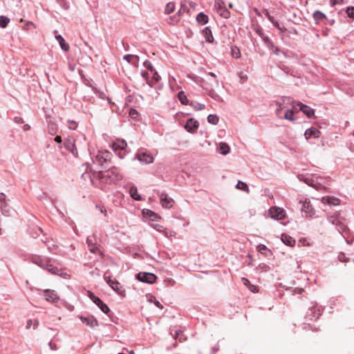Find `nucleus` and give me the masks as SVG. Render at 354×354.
I'll list each match as a JSON object with an SVG mask.
<instances>
[{"label":"nucleus","instance_id":"nucleus-52","mask_svg":"<svg viewBox=\"0 0 354 354\" xmlns=\"http://www.w3.org/2000/svg\"><path fill=\"white\" fill-rule=\"evenodd\" d=\"M68 128L71 130H75L77 127V124L74 120H68Z\"/></svg>","mask_w":354,"mask_h":354},{"label":"nucleus","instance_id":"nucleus-24","mask_svg":"<svg viewBox=\"0 0 354 354\" xmlns=\"http://www.w3.org/2000/svg\"><path fill=\"white\" fill-rule=\"evenodd\" d=\"M196 21L201 25H205L208 23L209 17L203 12H200L196 16Z\"/></svg>","mask_w":354,"mask_h":354},{"label":"nucleus","instance_id":"nucleus-20","mask_svg":"<svg viewBox=\"0 0 354 354\" xmlns=\"http://www.w3.org/2000/svg\"><path fill=\"white\" fill-rule=\"evenodd\" d=\"M202 35L205 38V41L208 43L214 41V37L209 27H205L202 30Z\"/></svg>","mask_w":354,"mask_h":354},{"label":"nucleus","instance_id":"nucleus-33","mask_svg":"<svg viewBox=\"0 0 354 354\" xmlns=\"http://www.w3.org/2000/svg\"><path fill=\"white\" fill-rule=\"evenodd\" d=\"M231 54L232 56L236 59L239 58L241 57V51L239 48L236 46H232L231 47Z\"/></svg>","mask_w":354,"mask_h":354},{"label":"nucleus","instance_id":"nucleus-16","mask_svg":"<svg viewBox=\"0 0 354 354\" xmlns=\"http://www.w3.org/2000/svg\"><path fill=\"white\" fill-rule=\"evenodd\" d=\"M80 319L82 320L83 324H84L86 326H88L91 328H93L98 325L97 319L93 316H88V317L81 316Z\"/></svg>","mask_w":354,"mask_h":354},{"label":"nucleus","instance_id":"nucleus-22","mask_svg":"<svg viewBox=\"0 0 354 354\" xmlns=\"http://www.w3.org/2000/svg\"><path fill=\"white\" fill-rule=\"evenodd\" d=\"M301 211L311 216L314 214V208L310 201H305L302 203Z\"/></svg>","mask_w":354,"mask_h":354},{"label":"nucleus","instance_id":"nucleus-28","mask_svg":"<svg viewBox=\"0 0 354 354\" xmlns=\"http://www.w3.org/2000/svg\"><path fill=\"white\" fill-rule=\"evenodd\" d=\"M0 207H1L2 214H3L6 216H11L12 209L8 205V203H3L2 205H1Z\"/></svg>","mask_w":354,"mask_h":354},{"label":"nucleus","instance_id":"nucleus-9","mask_svg":"<svg viewBox=\"0 0 354 354\" xmlns=\"http://www.w3.org/2000/svg\"><path fill=\"white\" fill-rule=\"evenodd\" d=\"M137 158L142 164H150L153 162V156L147 151H139L136 155Z\"/></svg>","mask_w":354,"mask_h":354},{"label":"nucleus","instance_id":"nucleus-41","mask_svg":"<svg viewBox=\"0 0 354 354\" xmlns=\"http://www.w3.org/2000/svg\"><path fill=\"white\" fill-rule=\"evenodd\" d=\"M140 73H141L142 77L146 80L147 84L149 86H150L151 87H152L153 82H152V80H151V79H149V77L148 72L142 71Z\"/></svg>","mask_w":354,"mask_h":354},{"label":"nucleus","instance_id":"nucleus-64","mask_svg":"<svg viewBox=\"0 0 354 354\" xmlns=\"http://www.w3.org/2000/svg\"><path fill=\"white\" fill-rule=\"evenodd\" d=\"M183 333V331L180 329L176 330L175 331V334L174 335V338L177 339L181 334Z\"/></svg>","mask_w":354,"mask_h":354},{"label":"nucleus","instance_id":"nucleus-27","mask_svg":"<svg viewBox=\"0 0 354 354\" xmlns=\"http://www.w3.org/2000/svg\"><path fill=\"white\" fill-rule=\"evenodd\" d=\"M131 197L136 201H142L141 196L138 193V189L136 186H131L129 190Z\"/></svg>","mask_w":354,"mask_h":354},{"label":"nucleus","instance_id":"nucleus-31","mask_svg":"<svg viewBox=\"0 0 354 354\" xmlns=\"http://www.w3.org/2000/svg\"><path fill=\"white\" fill-rule=\"evenodd\" d=\"M219 150L221 154L227 155L230 150V147L225 142H221L219 144Z\"/></svg>","mask_w":354,"mask_h":354},{"label":"nucleus","instance_id":"nucleus-15","mask_svg":"<svg viewBox=\"0 0 354 354\" xmlns=\"http://www.w3.org/2000/svg\"><path fill=\"white\" fill-rule=\"evenodd\" d=\"M44 297L46 301L50 302H55L59 299V297L55 290H46L44 292Z\"/></svg>","mask_w":354,"mask_h":354},{"label":"nucleus","instance_id":"nucleus-34","mask_svg":"<svg viewBox=\"0 0 354 354\" xmlns=\"http://www.w3.org/2000/svg\"><path fill=\"white\" fill-rule=\"evenodd\" d=\"M282 118H284L286 120H288L289 121H293L295 120L294 118V112L291 109H287L286 111V113Z\"/></svg>","mask_w":354,"mask_h":354},{"label":"nucleus","instance_id":"nucleus-37","mask_svg":"<svg viewBox=\"0 0 354 354\" xmlns=\"http://www.w3.org/2000/svg\"><path fill=\"white\" fill-rule=\"evenodd\" d=\"M10 22V19L6 16L0 15V27L6 28Z\"/></svg>","mask_w":354,"mask_h":354},{"label":"nucleus","instance_id":"nucleus-48","mask_svg":"<svg viewBox=\"0 0 354 354\" xmlns=\"http://www.w3.org/2000/svg\"><path fill=\"white\" fill-rule=\"evenodd\" d=\"M86 243H87L88 248L96 244L95 238L94 236H88L86 239Z\"/></svg>","mask_w":354,"mask_h":354},{"label":"nucleus","instance_id":"nucleus-45","mask_svg":"<svg viewBox=\"0 0 354 354\" xmlns=\"http://www.w3.org/2000/svg\"><path fill=\"white\" fill-rule=\"evenodd\" d=\"M151 73H153V77L151 79V80H152L153 85L154 84L159 82V80H160V76L158 75V72L156 70H154L153 72Z\"/></svg>","mask_w":354,"mask_h":354},{"label":"nucleus","instance_id":"nucleus-42","mask_svg":"<svg viewBox=\"0 0 354 354\" xmlns=\"http://www.w3.org/2000/svg\"><path fill=\"white\" fill-rule=\"evenodd\" d=\"M236 187L239 189H241L243 191H249L248 186L247 185V184L241 180H239L238 183L236 185Z\"/></svg>","mask_w":354,"mask_h":354},{"label":"nucleus","instance_id":"nucleus-12","mask_svg":"<svg viewBox=\"0 0 354 354\" xmlns=\"http://www.w3.org/2000/svg\"><path fill=\"white\" fill-rule=\"evenodd\" d=\"M160 203L165 208H171L174 203L171 198L168 197L166 193H161L160 195Z\"/></svg>","mask_w":354,"mask_h":354},{"label":"nucleus","instance_id":"nucleus-13","mask_svg":"<svg viewBox=\"0 0 354 354\" xmlns=\"http://www.w3.org/2000/svg\"><path fill=\"white\" fill-rule=\"evenodd\" d=\"M297 105L299 106V110L301 111L308 118H310L314 115L315 111L310 106L299 102H297Z\"/></svg>","mask_w":354,"mask_h":354},{"label":"nucleus","instance_id":"nucleus-18","mask_svg":"<svg viewBox=\"0 0 354 354\" xmlns=\"http://www.w3.org/2000/svg\"><path fill=\"white\" fill-rule=\"evenodd\" d=\"M65 148L71 152L75 156H77V150L73 140L68 139L64 142Z\"/></svg>","mask_w":354,"mask_h":354},{"label":"nucleus","instance_id":"nucleus-25","mask_svg":"<svg viewBox=\"0 0 354 354\" xmlns=\"http://www.w3.org/2000/svg\"><path fill=\"white\" fill-rule=\"evenodd\" d=\"M281 241L286 245L293 246L295 243V240L289 235L283 234L281 235Z\"/></svg>","mask_w":354,"mask_h":354},{"label":"nucleus","instance_id":"nucleus-2","mask_svg":"<svg viewBox=\"0 0 354 354\" xmlns=\"http://www.w3.org/2000/svg\"><path fill=\"white\" fill-rule=\"evenodd\" d=\"M30 261L39 266L40 268L46 270L51 274H59L60 270L51 263V259L45 257L37 254H31L29 257Z\"/></svg>","mask_w":354,"mask_h":354},{"label":"nucleus","instance_id":"nucleus-59","mask_svg":"<svg viewBox=\"0 0 354 354\" xmlns=\"http://www.w3.org/2000/svg\"><path fill=\"white\" fill-rule=\"evenodd\" d=\"M138 115V112L135 109H131L129 111V115L132 118H136Z\"/></svg>","mask_w":354,"mask_h":354},{"label":"nucleus","instance_id":"nucleus-21","mask_svg":"<svg viewBox=\"0 0 354 354\" xmlns=\"http://www.w3.org/2000/svg\"><path fill=\"white\" fill-rule=\"evenodd\" d=\"M107 283L111 287V288L117 292L119 295H122L123 293L124 290H122V287L120 286V283L117 281L109 279Z\"/></svg>","mask_w":354,"mask_h":354},{"label":"nucleus","instance_id":"nucleus-47","mask_svg":"<svg viewBox=\"0 0 354 354\" xmlns=\"http://www.w3.org/2000/svg\"><path fill=\"white\" fill-rule=\"evenodd\" d=\"M143 66L146 67L151 72H153L155 68H153L152 64L149 60H145L143 63Z\"/></svg>","mask_w":354,"mask_h":354},{"label":"nucleus","instance_id":"nucleus-7","mask_svg":"<svg viewBox=\"0 0 354 354\" xmlns=\"http://www.w3.org/2000/svg\"><path fill=\"white\" fill-rule=\"evenodd\" d=\"M268 212L270 217L275 220H282L286 217L285 211L281 207H272L270 208Z\"/></svg>","mask_w":354,"mask_h":354},{"label":"nucleus","instance_id":"nucleus-19","mask_svg":"<svg viewBox=\"0 0 354 354\" xmlns=\"http://www.w3.org/2000/svg\"><path fill=\"white\" fill-rule=\"evenodd\" d=\"M319 134L320 131L318 129L314 127H311L305 131L304 136L307 140H308L311 138H318Z\"/></svg>","mask_w":354,"mask_h":354},{"label":"nucleus","instance_id":"nucleus-10","mask_svg":"<svg viewBox=\"0 0 354 354\" xmlns=\"http://www.w3.org/2000/svg\"><path fill=\"white\" fill-rule=\"evenodd\" d=\"M255 32L261 38L263 43L268 48L274 47L273 42L271 41L268 36L264 34L263 30L261 27L255 28Z\"/></svg>","mask_w":354,"mask_h":354},{"label":"nucleus","instance_id":"nucleus-50","mask_svg":"<svg viewBox=\"0 0 354 354\" xmlns=\"http://www.w3.org/2000/svg\"><path fill=\"white\" fill-rule=\"evenodd\" d=\"M133 57L136 58L138 60V59H139V57H138V55H133L128 54V55H125L123 57V59H124V60H126L128 63H130V62H131V59Z\"/></svg>","mask_w":354,"mask_h":354},{"label":"nucleus","instance_id":"nucleus-61","mask_svg":"<svg viewBox=\"0 0 354 354\" xmlns=\"http://www.w3.org/2000/svg\"><path fill=\"white\" fill-rule=\"evenodd\" d=\"M6 194L3 192L0 193V203H1V205H2L3 203H7L6 201Z\"/></svg>","mask_w":354,"mask_h":354},{"label":"nucleus","instance_id":"nucleus-35","mask_svg":"<svg viewBox=\"0 0 354 354\" xmlns=\"http://www.w3.org/2000/svg\"><path fill=\"white\" fill-rule=\"evenodd\" d=\"M218 13L225 19H228L230 17V12L226 8H221L218 10Z\"/></svg>","mask_w":354,"mask_h":354},{"label":"nucleus","instance_id":"nucleus-44","mask_svg":"<svg viewBox=\"0 0 354 354\" xmlns=\"http://www.w3.org/2000/svg\"><path fill=\"white\" fill-rule=\"evenodd\" d=\"M346 13L347 14V16L349 18L354 19V7L353 6H348L346 9Z\"/></svg>","mask_w":354,"mask_h":354},{"label":"nucleus","instance_id":"nucleus-11","mask_svg":"<svg viewBox=\"0 0 354 354\" xmlns=\"http://www.w3.org/2000/svg\"><path fill=\"white\" fill-rule=\"evenodd\" d=\"M199 123L194 118H189L184 126L187 131L189 133H194L198 129Z\"/></svg>","mask_w":354,"mask_h":354},{"label":"nucleus","instance_id":"nucleus-4","mask_svg":"<svg viewBox=\"0 0 354 354\" xmlns=\"http://www.w3.org/2000/svg\"><path fill=\"white\" fill-rule=\"evenodd\" d=\"M112 158V153L106 150L99 151L97 153L92 157L93 162L100 166L102 168H107Z\"/></svg>","mask_w":354,"mask_h":354},{"label":"nucleus","instance_id":"nucleus-56","mask_svg":"<svg viewBox=\"0 0 354 354\" xmlns=\"http://www.w3.org/2000/svg\"><path fill=\"white\" fill-rule=\"evenodd\" d=\"M338 259L342 262H348L349 259L344 254L342 253L338 255Z\"/></svg>","mask_w":354,"mask_h":354},{"label":"nucleus","instance_id":"nucleus-46","mask_svg":"<svg viewBox=\"0 0 354 354\" xmlns=\"http://www.w3.org/2000/svg\"><path fill=\"white\" fill-rule=\"evenodd\" d=\"M207 77H212V81L215 86H218V80L216 75L214 73H208Z\"/></svg>","mask_w":354,"mask_h":354},{"label":"nucleus","instance_id":"nucleus-57","mask_svg":"<svg viewBox=\"0 0 354 354\" xmlns=\"http://www.w3.org/2000/svg\"><path fill=\"white\" fill-rule=\"evenodd\" d=\"M95 207L96 209H98L100 212L104 215V216H107V211L103 206L97 205Z\"/></svg>","mask_w":354,"mask_h":354},{"label":"nucleus","instance_id":"nucleus-17","mask_svg":"<svg viewBox=\"0 0 354 354\" xmlns=\"http://www.w3.org/2000/svg\"><path fill=\"white\" fill-rule=\"evenodd\" d=\"M127 147V142L122 139H118L112 145V148L115 152H117L119 150H125Z\"/></svg>","mask_w":354,"mask_h":354},{"label":"nucleus","instance_id":"nucleus-63","mask_svg":"<svg viewBox=\"0 0 354 354\" xmlns=\"http://www.w3.org/2000/svg\"><path fill=\"white\" fill-rule=\"evenodd\" d=\"M48 346L50 348V350L52 351H56L57 350V345L56 344H55L54 342H53L52 341L49 342L48 343Z\"/></svg>","mask_w":354,"mask_h":354},{"label":"nucleus","instance_id":"nucleus-60","mask_svg":"<svg viewBox=\"0 0 354 354\" xmlns=\"http://www.w3.org/2000/svg\"><path fill=\"white\" fill-rule=\"evenodd\" d=\"M270 50H272V53L276 55H279L280 52H281V50L279 49V47L277 46H275L274 45V47L273 48H268Z\"/></svg>","mask_w":354,"mask_h":354},{"label":"nucleus","instance_id":"nucleus-49","mask_svg":"<svg viewBox=\"0 0 354 354\" xmlns=\"http://www.w3.org/2000/svg\"><path fill=\"white\" fill-rule=\"evenodd\" d=\"M48 132L51 135H55L57 132V126L55 124H49Z\"/></svg>","mask_w":354,"mask_h":354},{"label":"nucleus","instance_id":"nucleus-36","mask_svg":"<svg viewBox=\"0 0 354 354\" xmlns=\"http://www.w3.org/2000/svg\"><path fill=\"white\" fill-rule=\"evenodd\" d=\"M219 118L214 114H210L207 116V122L212 124H216L218 122Z\"/></svg>","mask_w":354,"mask_h":354},{"label":"nucleus","instance_id":"nucleus-26","mask_svg":"<svg viewBox=\"0 0 354 354\" xmlns=\"http://www.w3.org/2000/svg\"><path fill=\"white\" fill-rule=\"evenodd\" d=\"M313 18L316 22V24H318L319 22L327 19V17L325 14H324L322 12L319 10H316L313 13Z\"/></svg>","mask_w":354,"mask_h":354},{"label":"nucleus","instance_id":"nucleus-1","mask_svg":"<svg viewBox=\"0 0 354 354\" xmlns=\"http://www.w3.org/2000/svg\"><path fill=\"white\" fill-rule=\"evenodd\" d=\"M93 176L94 178L106 184H114L122 178V175L115 168L105 171H94Z\"/></svg>","mask_w":354,"mask_h":354},{"label":"nucleus","instance_id":"nucleus-3","mask_svg":"<svg viewBox=\"0 0 354 354\" xmlns=\"http://www.w3.org/2000/svg\"><path fill=\"white\" fill-rule=\"evenodd\" d=\"M327 220L329 223L335 225L337 227V230L342 234L347 231L348 227L344 223V218L341 216L339 212H335L333 214H328L327 216Z\"/></svg>","mask_w":354,"mask_h":354},{"label":"nucleus","instance_id":"nucleus-58","mask_svg":"<svg viewBox=\"0 0 354 354\" xmlns=\"http://www.w3.org/2000/svg\"><path fill=\"white\" fill-rule=\"evenodd\" d=\"M263 13L266 15V17L268 19V20L270 22H273V20L274 19V17L271 16L267 9H265L263 10Z\"/></svg>","mask_w":354,"mask_h":354},{"label":"nucleus","instance_id":"nucleus-62","mask_svg":"<svg viewBox=\"0 0 354 354\" xmlns=\"http://www.w3.org/2000/svg\"><path fill=\"white\" fill-rule=\"evenodd\" d=\"M344 2V0H330V5L331 6H335V5H340V4H342Z\"/></svg>","mask_w":354,"mask_h":354},{"label":"nucleus","instance_id":"nucleus-43","mask_svg":"<svg viewBox=\"0 0 354 354\" xmlns=\"http://www.w3.org/2000/svg\"><path fill=\"white\" fill-rule=\"evenodd\" d=\"M146 214L148 215L149 217H150L152 221H156L157 219L160 218L157 214L154 213L153 212L149 209H147Z\"/></svg>","mask_w":354,"mask_h":354},{"label":"nucleus","instance_id":"nucleus-53","mask_svg":"<svg viewBox=\"0 0 354 354\" xmlns=\"http://www.w3.org/2000/svg\"><path fill=\"white\" fill-rule=\"evenodd\" d=\"M273 26L274 27H276L277 29H279V30L282 31V32H284L285 30H286V28H281L280 26V24L279 23V21H276L275 19L273 20V22H271Z\"/></svg>","mask_w":354,"mask_h":354},{"label":"nucleus","instance_id":"nucleus-38","mask_svg":"<svg viewBox=\"0 0 354 354\" xmlns=\"http://www.w3.org/2000/svg\"><path fill=\"white\" fill-rule=\"evenodd\" d=\"M175 10V4L173 2H169L165 8V14H170L173 12Z\"/></svg>","mask_w":354,"mask_h":354},{"label":"nucleus","instance_id":"nucleus-30","mask_svg":"<svg viewBox=\"0 0 354 354\" xmlns=\"http://www.w3.org/2000/svg\"><path fill=\"white\" fill-rule=\"evenodd\" d=\"M178 97L179 101L183 104H185V105L189 104V105L190 102L188 100L186 95L185 94V93L183 91H180L178 93Z\"/></svg>","mask_w":354,"mask_h":354},{"label":"nucleus","instance_id":"nucleus-5","mask_svg":"<svg viewBox=\"0 0 354 354\" xmlns=\"http://www.w3.org/2000/svg\"><path fill=\"white\" fill-rule=\"evenodd\" d=\"M312 306L308 308V310L305 316L306 322L315 321L321 316L323 309L321 306H318L317 303H311Z\"/></svg>","mask_w":354,"mask_h":354},{"label":"nucleus","instance_id":"nucleus-32","mask_svg":"<svg viewBox=\"0 0 354 354\" xmlns=\"http://www.w3.org/2000/svg\"><path fill=\"white\" fill-rule=\"evenodd\" d=\"M189 105L193 107L195 111L203 110L205 108V104L196 102H190Z\"/></svg>","mask_w":354,"mask_h":354},{"label":"nucleus","instance_id":"nucleus-14","mask_svg":"<svg viewBox=\"0 0 354 354\" xmlns=\"http://www.w3.org/2000/svg\"><path fill=\"white\" fill-rule=\"evenodd\" d=\"M321 201L324 204H327L333 206L339 205L340 203V201L339 198L330 196H326L322 197Z\"/></svg>","mask_w":354,"mask_h":354},{"label":"nucleus","instance_id":"nucleus-54","mask_svg":"<svg viewBox=\"0 0 354 354\" xmlns=\"http://www.w3.org/2000/svg\"><path fill=\"white\" fill-rule=\"evenodd\" d=\"M118 155V156L120 158V159H123L124 158V156L127 155V150H119L117 152H115Z\"/></svg>","mask_w":354,"mask_h":354},{"label":"nucleus","instance_id":"nucleus-40","mask_svg":"<svg viewBox=\"0 0 354 354\" xmlns=\"http://www.w3.org/2000/svg\"><path fill=\"white\" fill-rule=\"evenodd\" d=\"M88 249H89L90 252L93 253V254H99L100 255L102 254V251L100 250L99 245H97V244H95L93 246L88 248Z\"/></svg>","mask_w":354,"mask_h":354},{"label":"nucleus","instance_id":"nucleus-29","mask_svg":"<svg viewBox=\"0 0 354 354\" xmlns=\"http://www.w3.org/2000/svg\"><path fill=\"white\" fill-rule=\"evenodd\" d=\"M277 108L276 109V115L279 118H282L283 116L281 115V111L283 110V109L284 108V104H285V100L284 99H282V102L281 101H277Z\"/></svg>","mask_w":354,"mask_h":354},{"label":"nucleus","instance_id":"nucleus-51","mask_svg":"<svg viewBox=\"0 0 354 354\" xmlns=\"http://www.w3.org/2000/svg\"><path fill=\"white\" fill-rule=\"evenodd\" d=\"M268 250L267 247L263 244H260L257 246V250L261 254H265L266 251Z\"/></svg>","mask_w":354,"mask_h":354},{"label":"nucleus","instance_id":"nucleus-39","mask_svg":"<svg viewBox=\"0 0 354 354\" xmlns=\"http://www.w3.org/2000/svg\"><path fill=\"white\" fill-rule=\"evenodd\" d=\"M179 15H175L174 16L169 17L167 19V23L174 25L178 23L180 21Z\"/></svg>","mask_w":354,"mask_h":354},{"label":"nucleus","instance_id":"nucleus-6","mask_svg":"<svg viewBox=\"0 0 354 354\" xmlns=\"http://www.w3.org/2000/svg\"><path fill=\"white\" fill-rule=\"evenodd\" d=\"M87 296L89 299L95 304L100 310L104 313L105 314H108L110 312V309L108 306L104 304L98 297H97L93 292L91 291L87 292Z\"/></svg>","mask_w":354,"mask_h":354},{"label":"nucleus","instance_id":"nucleus-23","mask_svg":"<svg viewBox=\"0 0 354 354\" xmlns=\"http://www.w3.org/2000/svg\"><path fill=\"white\" fill-rule=\"evenodd\" d=\"M55 39L63 50L68 51L69 50V45L65 42L64 37L61 35H56Z\"/></svg>","mask_w":354,"mask_h":354},{"label":"nucleus","instance_id":"nucleus-55","mask_svg":"<svg viewBox=\"0 0 354 354\" xmlns=\"http://www.w3.org/2000/svg\"><path fill=\"white\" fill-rule=\"evenodd\" d=\"M187 11H188L187 8L183 5H181L180 10L178 11L176 15H179V17L180 18V15Z\"/></svg>","mask_w":354,"mask_h":354},{"label":"nucleus","instance_id":"nucleus-8","mask_svg":"<svg viewBox=\"0 0 354 354\" xmlns=\"http://www.w3.org/2000/svg\"><path fill=\"white\" fill-rule=\"evenodd\" d=\"M136 279L141 282L153 283L156 281L157 277L151 272H139L136 275Z\"/></svg>","mask_w":354,"mask_h":354}]
</instances>
